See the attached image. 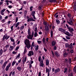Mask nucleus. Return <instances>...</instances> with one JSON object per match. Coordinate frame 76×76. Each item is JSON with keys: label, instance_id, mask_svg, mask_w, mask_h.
Segmentation results:
<instances>
[{"label": "nucleus", "instance_id": "22", "mask_svg": "<svg viewBox=\"0 0 76 76\" xmlns=\"http://www.w3.org/2000/svg\"><path fill=\"white\" fill-rule=\"evenodd\" d=\"M46 64L47 66L49 64V60L48 59L46 60Z\"/></svg>", "mask_w": 76, "mask_h": 76}, {"label": "nucleus", "instance_id": "35", "mask_svg": "<svg viewBox=\"0 0 76 76\" xmlns=\"http://www.w3.org/2000/svg\"><path fill=\"white\" fill-rule=\"evenodd\" d=\"M73 71L74 73H76V67H75L73 69Z\"/></svg>", "mask_w": 76, "mask_h": 76}, {"label": "nucleus", "instance_id": "31", "mask_svg": "<svg viewBox=\"0 0 76 76\" xmlns=\"http://www.w3.org/2000/svg\"><path fill=\"white\" fill-rule=\"evenodd\" d=\"M5 2L7 3V5H9V1H8V0H6L5 1Z\"/></svg>", "mask_w": 76, "mask_h": 76}, {"label": "nucleus", "instance_id": "10", "mask_svg": "<svg viewBox=\"0 0 76 76\" xmlns=\"http://www.w3.org/2000/svg\"><path fill=\"white\" fill-rule=\"evenodd\" d=\"M5 10H6V9H3L1 11L0 13L2 15H4V12Z\"/></svg>", "mask_w": 76, "mask_h": 76}, {"label": "nucleus", "instance_id": "19", "mask_svg": "<svg viewBox=\"0 0 76 76\" xmlns=\"http://www.w3.org/2000/svg\"><path fill=\"white\" fill-rule=\"evenodd\" d=\"M68 47L69 48H71V49H72L73 48V46H72V43H70V44L69 45Z\"/></svg>", "mask_w": 76, "mask_h": 76}, {"label": "nucleus", "instance_id": "39", "mask_svg": "<svg viewBox=\"0 0 76 76\" xmlns=\"http://www.w3.org/2000/svg\"><path fill=\"white\" fill-rule=\"evenodd\" d=\"M67 54V53H65L64 54V57H66V55Z\"/></svg>", "mask_w": 76, "mask_h": 76}, {"label": "nucleus", "instance_id": "46", "mask_svg": "<svg viewBox=\"0 0 76 76\" xmlns=\"http://www.w3.org/2000/svg\"><path fill=\"white\" fill-rule=\"evenodd\" d=\"M10 40L11 41H12V42H14L15 41V39H13L12 37L10 38Z\"/></svg>", "mask_w": 76, "mask_h": 76}, {"label": "nucleus", "instance_id": "33", "mask_svg": "<svg viewBox=\"0 0 76 76\" xmlns=\"http://www.w3.org/2000/svg\"><path fill=\"white\" fill-rule=\"evenodd\" d=\"M28 35H31V31H30V29L29 28L28 30Z\"/></svg>", "mask_w": 76, "mask_h": 76}, {"label": "nucleus", "instance_id": "41", "mask_svg": "<svg viewBox=\"0 0 76 76\" xmlns=\"http://www.w3.org/2000/svg\"><path fill=\"white\" fill-rule=\"evenodd\" d=\"M69 45L68 44V43H66L65 45V47L66 48H67V47H69Z\"/></svg>", "mask_w": 76, "mask_h": 76}, {"label": "nucleus", "instance_id": "58", "mask_svg": "<svg viewBox=\"0 0 76 76\" xmlns=\"http://www.w3.org/2000/svg\"><path fill=\"white\" fill-rule=\"evenodd\" d=\"M38 76H41V72H39V75Z\"/></svg>", "mask_w": 76, "mask_h": 76}, {"label": "nucleus", "instance_id": "4", "mask_svg": "<svg viewBox=\"0 0 76 76\" xmlns=\"http://www.w3.org/2000/svg\"><path fill=\"white\" fill-rule=\"evenodd\" d=\"M34 55V53L33 51H29L28 54V56L29 57H31L32 56H33Z\"/></svg>", "mask_w": 76, "mask_h": 76}, {"label": "nucleus", "instance_id": "56", "mask_svg": "<svg viewBox=\"0 0 76 76\" xmlns=\"http://www.w3.org/2000/svg\"><path fill=\"white\" fill-rule=\"evenodd\" d=\"M66 38L67 39H70V37L68 36L66 37Z\"/></svg>", "mask_w": 76, "mask_h": 76}, {"label": "nucleus", "instance_id": "11", "mask_svg": "<svg viewBox=\"0 0 76 76\" xmlns=\"http://www.w3.org/2000/svg\"><path fill=\"white\" fill-rule=\"evenodd\" d=\"M60 71V69L59 68H58L55 70V74L57 73H58V72H59Z\"/></svg>", "mask_w": 76, "mask_h": 76}, {"label": "nucleus", "instance_id": "45", "mask_svg": "<svg viewBox=\"0 0 76 76\" xmlns=\"http://www.w3.org/2000/svg\"><path fill=\"white\" fill-rule=\"evenodd\" d=\"M24 27H25L24 26H21L20 28V30H22V29H23L24 28Z\"/></svg>", "mask_w": 76, "mask_h": 76}, {"label": "nucleus", "instance_id": "38", "mask_svg": "<svg viewBox=\"0 0 76 76\" xmlns=\"http://www.w3.org/2000/svg\"><path fill=\"white\" fill-rule=\"evenodd\" d=\"M41 56H39V57L38 58V60L39 62L41 61Z\"/></svg>", "mask_w": 76, "mask_h": 76}, {"label": "nucleus", "instance_id": "60", "mask_svg": "<svg viewBox=\"0 0 76 76\" xmlns=\"http://www.w3.org/2000/svg\"><path fill=\"white\" fill-rule=\"evenodd\" d=\"M62 28H59V29H58V30L59 31H61H61L62 30Z\"/></svg>", "mask_w": 76, "mask_h": 76}, {"label": "nucleus", "instance_id": "42", "mask_svg": "<svg viewBox=\"0 0 76 76\" xmlns=\"http://www.w3.org/2000/svg\"><path fill=\"white\" fill-rule=\"evenodd\" d=\"M61 32H64V33L65 32H66V30H65L64 29H62Z\"/></svg>", "mask_w": 76, "mask_h": 76}, {"label": "nucleus", "instance_id": "30", "mask_svg": "<svg viewBox=\"0 0 76 76\" xmlns=\"http://www.w3.org/2000/svg\"><path fill=\"white\" fill-rule=\"evenodd\" d=\"M50 35V37L53 38V32L52 31H51Z\"/></svg>", "mask_w": 76, "mask_h": 76}, {"label": "nucleus", "instance_id": "59", "mask_svg": "<svg viewBox=\"0 0 76 76\" xmlns=\"http://www.w3.org/2000/svg\"><path fill=\"white\" fill-rule=\"evenodd\" d=\"M63 39L64 41H65L67 42L68 41V40L66 39V38H63Z\"/></svg>", "mask_w": 76, "mask_h": 76}, {"label": "nucleus", "instance_id": "47", "mask_svg": "<svg viewBox=\"0 0 76 76\" xmlns=\"http://www.w3.org/2000/svg\"><path fill=\"white\" fill-rule=\"evenodd\" d=\"M34 46H35V45H34V42H33L32 43L31 47H34Z\"/></svg>", "mask_w": 76, "mask_h": 76}, {"label": "nucleus", "instance_id": "6", "mask_svg": "<svg viewBox=\"0 0 76 76\" xmlns=\"http://www.w3.org/2000/svg\"><path fill=\"white\" fill-rule=\"evenodd\" d=\"M69 21V22L68 21L67 22V23H68L69 25H71V26H73V20H72V18H70Z\"/></svg>", "mask_w": 76, "mask_h": 76}, {"label": "nucleus", "instance_id": "29", "mask_svg": "<svg viewBox=\"0 0 76 76\" xmlns=\"http://www.w3.org/2000/svg\"><path fill=\"white\" fill-rule=\"evenodd\" d=\"M37 35H38V34H37V31H34V37H36Z\"/></svg>", "mask_w": 76, "mask_h": 76}, {"label": "nucleus", "instance_id": "63", "mask_svg": "<svg viewBox=\"0 0 76 76\" xmlns=\"http://www.w3.org/2000/svg\"><path fill=\"white\" fill-rule=\"evenodd\" d=\"M13 26H12L11 27V31H13Z\"/></svg>", "mask_w": 76, "mask_h": 76}, {"label": "nucleus", "instance_id": "49", "mask_svg": "<svg viewBox=\"0 0 76 76\" xmlns=\"http://www.w3.org/2000/svg\"><path fill=\"white\" fill-rule=\"evenodd\" d=\"M68 16L69 17V18H71V14L70 13H69L68 14Z\"/></svg>", "mask_w": 76, "mask_h": 76}, {"label": "nucleus", "instance_id": "1", "mask_svg": "<svg viewBox=\"0 0 76 76\" xmlns=\"http://www.w3.org/2000/svg\"><path fill=\"white\" fill-rule=\"evenodd\" d=\"M25 44H26V47L28 49L31 47V44H30V41L28 39H26L25 42Z\"/></svg>", "mask_w": 76, "mask_h": 76}, {"label": "nucleus", "instance_id": "2", "mask_svg": "<svg viewBox=\"0 0 76 76\" xmlns=\"http://www.w3.org/2000/svg\"><path fill=\"white\" fill-rule=\"evenodd\" d=\"M66 25L67 28L68 29V30L69 31V32H70V33L72 34V35H73V32L74 31V29H73V28L70 27L68 25L66 24Z\"/></svg>", "mask_w": 76, "mask_h": 76}, {"label": "nucleus", "instance_id": "12", "mask_svg": "<svg viewBox=\"0 0 76 76\" xmlns=\"http://www.w3.org/2000/svg\"><path fill=\"white\" fill-rule=\"evenodd\" d=\"M56 22L57 25H59L60 23V21L58 19H56Z\"/></svg>", "mask_w": 76, "mask_h": 76}, {"label": "nucleus", "instance_id": "18", "mask_svg": "<svg viewBox=\"0 0 76 76\" xmlns=\"http://www.w3.org/2000/svg\"><path fill=\"white\" fill-rule=\"evenodd\" d=\"M14 48V47L12 46H10V47L9 50L10 51H12V50H13Z\"/></svg>", "mask_w": 76, "mask_h": 76}, {"label": "nucleus", "instance_id": "27", "mask_svg": "<svg viewBox=\"0 0 76 76\" xmlns=\"http://www.w3.org/2000/svg\"><path fill=\"white\" fill-rule=\"evenodd\" d=\"M16 63V61H13L12 63V66H13L14 64H15V63Z\"/></svg>", "mask_w": 76, "mask_h": 76}, {"label": "nucleus", "instance_id": "28", "mask_svg": "<svg viewBox=\"0 0 76 76\" xmlns=\"http://www.w3.org/2000/svg\"><path fill=\"white\" fill-rule=\"evenodd\" d=\"M17 69L18 70H19V71H21V70H22V68L20 66H18Z\"/></svg>", "mask_w": 76, "mask_h": 76}, {"label": "nucleus", "instance_id": "62", "mask_svg": "<svg viewBox=\"0 0 76 76\" xmlns=\"http://www.w3.org/2000/svg\"><path fill=\"white\" fill-rule=\"evenodd\" d=\"M31 67H32V64H30L29 65V69H31Z\"/></svg>", "mask_w": 76, "mask_h": 76}, {"label": "nucleus", "instance_id": "32", "mask_svg": "<svg viewBox=\"0 0 76 76\" xmlns=\"http://www.w3.org/2000/svg\"><path fill=\"white\" fill-rule=\"evenodd\" d=\"M3 53V50L2 49H1L0 50V56H1V55Z\"/></svg>", "mask_w": 76, "mask_h": 76}, {"label": "nucleus", "instance_id": "43", "mask_svg": "<svg viewBox=\"0 0 76 76\" xmlns=\"http://www.w3.org/2000/svg\"><path fill=\"white\" fill-rule=\"evenodd\" d=\"M39 47V46L38 45H37L36 47V48L35 49V50L36 51H37V50H38V48Z\"/></svg>", "mask_w": 76, "mask_h": 76}, {"label": "nucleus", "instance_id": "7", "mask_svg": "<svg viewBox=\"0 0 76 76\" xmlns=\"http://www.w3.org/2000/svg\"><path fill=\"white\" fill-rule=\"evenodd\" d=\"M10 66H11V64L10 63L8 66H7L6 68V71H8L9 70V67H10Z\"/></svg>", "mask_w": 76, "mask_h": 76}, {"label": "nucleus", "instance_id": "16", "mask_svg": "<svg viewBox=\"0 0 76 76\" xmlns=\"http://www.w3.org/2000/svg\"><path fill=\"white\" fill-rule=\"evenodd\" d=\"M55 56H57V57H59V56H60L59 53L57 52H56L55 53Z\"/></svg>", "mask_w": 76, "mask_h": 76}, {"label": "nucleus", "instance_id": "23", "mask_svg": "<svg viewBox=\"0 0 76 76\" xmlns=\"http://www.w3.org/2000/svg\"><path fill=\"white\" fill-rule=\"evenodd\" d=\"M58 14V13L57 12L54 15V16L56 18H57L58 17V15H57Z\"/></svg>", "mask_w": 76, "mask_h": 76}, {"label": "nucleus", "instance_id": "9", "mask_svg": "<svg viewBox=\"0 0 76 76\" xmlns=\"http://www.w3.org/2000/svg\"><path fill=\"white\" fill-rule=\"evenodd\" d=\"M40 67H43L44 65L43 63V60H41L40 63Z\"/></svg>", "mask_w": 76, "mask_h": 76}, {"label": "nucleus", "instance_id": "3", "mask_svg": "<svg viewBox=\"0 0 76 76\" xmlns=\"http://www.w3.org/2000/svg\"><path fill=\"white\" fill-rule=\"evenodd\" d=\"M51 68L50 67H49L48 69L47 67H46V73H48V76H50V72L51 71Z\"/></svg>", "mask_w": 76, "mask_h": 76}, {"label": "nucleus", "instance_id": "36", "mask_svg": "<svg viewBox=\"0 0 76 76\" xmlns=\"http://www.w3.org/2000/svg\"><path fill=\"white\" fill-rule=\"evenodd\" d=\"M35 12L34 11H33L31 13L32 16H34V15H35Z\"/></svg>", "mask_w": 76, "mask_h": 76}, {"label": "nucleus", "instance_id": "15", "mask_svg": "<svg viewBox=\"0 0 76 76\" xmlns=\"http://www.w3.org/2000/svg\"><path fill=\"white\" fill-rule=\"evenodd\" d=\"M8 62L7 61H6L3 64V65L2 66V68H4L5 67H6V64Z\"/></svg>", "mask_w": 76, "mask_h": 76}, {"label": "nucleus", "instance_id": "53", "mask_svg": "<svg viewBox=\"0 0 76 76\" xmlns=\"http://www.w3.org/2000/svg\"><path fill=\"white\" fill-rule=\"evenodd\" d=\"M12 5H9L8 6V7L9 8V9H11V8H12Z\"/></svg>", "mask_w": 76, "mask_h": 76}, {"label": "nucleus", "instance_id": "50", "mask_svg": "<svg viewBox=\"0 0 76 76\" xmlns=\"http://www.w3.org/2000/svg\"><path fill=\"white\" fill-rule=\"evenodd\" d=\"M37 42L38 44H41L42 42V41L39 40H37Z\"/></svg>", "mask_w": 76, "mask_h": 76}, {"label": "nucleus", "instance_id": "20", "mask_svg": "<svg viewBox=\"0 0 76 76\" xmlns=\"http://www.w3.org/2000/svg\"><path fill=\"white\" fill-rule=\"evenodd\" d=\"M56 42L54 41H53L52 42V46H55L56 45Z\"/></svg>", "mask_w": 76, "mask_h": 76}, {"label": "nucleus", "instance_id": "54", "mask_svg": "<svg viewBox=\"0 0 76 76\" xmlns=\"http://www.w3.org/2000/svg\"><path fill=\"white\" fill-rule=\"evenodd\" d=\"M74 50L73 49H72L70 51V53H71V54H72V53H73Z\"/></svg>", "mask_w": 76, "mask_h": 76}, {"label": "nucleus", "instance_id": "51", "mask_svg": "<svg viewBox=\"0 0 76 76\" xmlns=\"http://www.w3.org/2000/svg\"><path fill=\"white\" fill-rule=\"evenodd\" d=\"M18 21V17H17L16 18V20H15V22H17Z\"/></svg>", "mask_w": 76, "mask_h": 76}, {"label": "nucleus", "instance_id": "5", "mask_svg": "<svg viewBox=\"0 0 76 76\" xmlns=\"http://www.w3.org/2000/svg\"><path fill=\"white\" fill-rule=\"evenodd\" d=\"M34 33L33 32L32 33L31 35V34L29 35L27 38L28 39H32V38L34 37Z\"/></svg>", "mask_w": 76, "mask_h": 76}, {"label": "nucleus", "instance_id": "21", "mask_svg": "<svg viewBox=\"0 0 76 76\" xmlns=\"http://www.w3.org/2000/svg\"><path fill=\"white\" fill-rule=\"evenodd\" d=\"M3 52H6L7 51V48H5V47H4L3 48Z\"/></svg>", "mask_w": 76, "mask_h": 76}, {"label": "nucleus", "instance_id": "48", "mask_svg": "<svg viewBox=\"0 0 76 76\" xmlns=\"http://www.w3.org/2000/svg\"><path fill=\"white\" fill-rule=\"evenodd\" d=\"M5 21H6V19H4L1 20V22L2 23H4Z\"/></svg>", "mask_w": 76, "mask_h": 76}, {"label": "nucleus", "instance_id": "24", "mask_svg": "<svg viewBox=\"0 0 76 76\" xmlns=\"http://www.w3.org/2000/svg\"><path fill=\"white\" fill-rule=\"evenodd\" d=\"M31 21H32V18H29L28 19V22H31Z\"/></svg>", "mask_w": 76, "mask_h": 76}, {"label": "nucleus", "instance_id": "17", "mask_svg": "<svg viewBox=\"0 0 76 76\" xmlns=\"http://www.w3.org/2000/svg\"><path fill=\"white\" fill-rule=\"evenodd\" d=\"M26 57L25 58H23V64H24L26 62Z\"/></svg>", "mask_w": 76, "mask_h": 76}, {"label": "nucleus", "instance_id": "34", "mask_svg": "<svg viewBox=\"0 0 76 76\" xmlns=\"http://www.w3.org/2000/svg\"><path fill=\"white\" fill-rule=\"evenodd\" d=\"M68 76H73V73L72 72L69 73L68 74Z\"/></svg>", "mask_w": 76, "mask_h": 76}, {"label": "nucleus", "instance_id": "40", "mask_svg": "<svg viewBox=\"0 0 76 76\" xmlns=\"http://www.w3.org/2000/svg\"><path fill=\"white\" fill-rule=\"evenodd\" d=\"M69 63H72V59L71 58H69Z\"/></svg>", "mask_w": 76, "mask_h": 76}, {"label": "nucleus", "instance_id": "37", "mask_svg": "<svg viewBox=\"0 0 76 76\" xmlns=\"http://www.w3.org/2000/svg\"><path fill=\"white\" fill-rule=\"evenodd\" d=\"M42 41L43 43H45V38H43L42 40Z\"/></svg>", "mask_w": 76, "mask_h": 76}, {"label": "nucleus", "instance_id": "44", "mask_svg": "<svg viewBox=\"0 0 76 76\" xmlns=\"http://www.w3.org/2000/svg\"><path fill=\"white\" fill-rule=\"evenodd\" d=\"M5 48H9V45L8 44L7 45H6L5 46Z\"/></svg>", "mask_w": 76, "mask_h": 76}, {"label": "nucleus", "instance_id": "55", "mask_svg": "<svg viewBox=\"0 0 76 76\" xmlns=\"http://www.w3.org/2000/svg\"><path fill=\"white\" fill-rule=\"evenodd\" d=\"M25 49H24V54H25V53H26V49H25Z\"/></svg>", "mask_w": 76, "mask_h": 76}, {"label": "nucleus", "instance_id": "8", "mask_svg": "<svg viewBox=\"0 0 76 76\" xmlns=\"http://www.w3.org/2000/svg\"><path fill=\"white\" fill-rule=\"evenodd\" d=\"M65 34L66 35H67L68 36H69V37H70L71 36H72L73 35L71 34L70 33H69V32L68 31H66V32L65 33Z\"/></svg>", "mask_w": 76, "mask_h": 76}, {"label": "nucleus", "instance_id": "26", "mask_svg": "<svg viewBox=\"0 0 76 76\" xmlns=\"http://www.w3.org/2000/svg\"><path fill=\"white\" fill-rule=\"evenodd\" d=\"M20 58V53H19L18 55L17 56L16 59L18 60Z\"/></svg>", "mask_w": 76, "mask_h": 76}, {"label": "nucleus", "instance_id": "64", "mask_svg": "<svg viewBox=\"0 0 76 76\" xmlns=\"http://www.w3.org/2000/svg\"><path fill=\"white\" fill-rule=\"evenodd\" d=\"M44 25H46L47 24V23L46 22H45L43 23Z\"/></svg>", "mask_w": 76, "mask_h": 76}, {"label": "nucleus", "instance_id": "52", "mask_svg": "<svg viewBox=\"0 0 76 76\" xmlns=\"http://www.w3.org/2000/svg\"><path fill=\"white\" fill-rule=\"evenodd\" d=\"M3 60H1V62H0V64H3Z\"/></svg>", "mask_w": 76, "mask_h": 76}, {"label": "nucleus", "instance_id": "25", "mask_svg": "<svg viewBox=\"0 0 76 76\" xmlns=\"http://www.w3.org/2000/svg\"><path fill=\"white\" fill-rule=\"evenodd\" d=\"M68 70V69L67 68H65L64 69V73H67V71Z\"/></svg>", "mask_w": 76, "mask_h": 76}, {"label": "nucleus", "instance_id": "61", "mask_svg": "<svg viewBox=\"0 0 76 76\" xmlns=\"http://www.w3.org/2000/svg\"><path fill=\"white\" fill-rule=\"evenodd\" d=\"M33 8V7H31L30 8V11H32V8Z\"/></svg>", "mask_w": 76, "mask_h": 76}, {"label": "nucleus", "instance_id": "14", "mask_svg": "<svg viewBox=\"0 0 76 76\" xmlns=\"http://www.w3.org/2000/svg\"><path fill=\"white\" fill-rule=\"evenodd\" d=\"M45 32L47 31H49V28H48V26H45Z\"/></svg>", "mask_w": 76, "mask_h": 76}, {"label": "nucleus", "instance_id": "57", "mask_svg": "<svg viewBox=\"0 0 76 76\" xmlns=\"http://www.w3.org/2000/svg\"><path fill=\"white\" fill-rule=\"evenodd\" d=\"M74 10H76V6L75 5L74 6Z\"/></svg>", "mask_w": 76, "mask_h": 76}, {"label": "nucleus", "instance_id": "13", "mask_svg": "<svg viewBox=\"0 0 76 76\" xmlns=\"http://www.w3.org/2000/svg\"><path fill=\"white\" fill-rule=\"evenodd\" d=\"M7 34H5L3 38V40H4L5 39H8V38H7Z\"/></svg>", "mask_w": 76, "mask_h": 76}]
</instances>
